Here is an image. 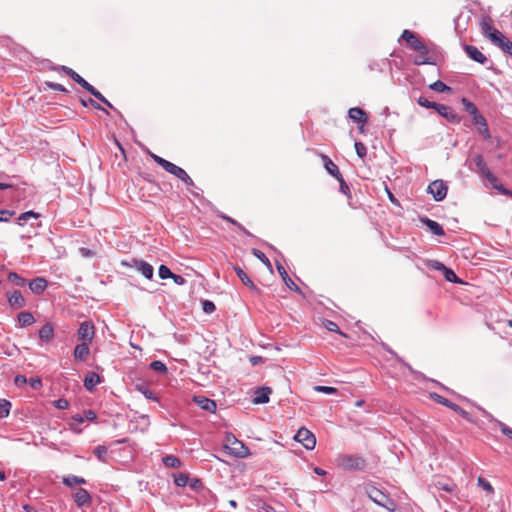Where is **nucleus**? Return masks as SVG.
Returning a JSON list of instances; mask_svg holds the SVG:
<instances>
[{
	"label": "nucleus",
	"mask_w": 512,
	"mask_h": 512,
	"mask_svg": "<svg viewBox=\"0 0 512 512\" xmlns=\"http://www.w3.org/2000/svg\"><path fill=\"white\" fill-rule=\"evenodd\" d=\"M11 403L6 399H0L1 417H7L10 413Z\"/></svg>",
	"instance_id": "42"
},
{
	"label": "nucleus",
	"mask_w": 512,
	"mask_h": 512,
	"mask_svg": "<svg viewBox=\"0 0 512 512\" xmlns=\"http://www.w3.org/2000/svg\"><path fill=\"white\" fill-rule=\"evenodd\" d=\"M46 287L47 281L42 277H37L29 282L30 290L37 295L42 294Z\"/></svg>",
	"instance_id": "23"
},
{
	"label": "nucleus",
	"mask_w": 512,
	"mask_h": 512,
	"mask_svg": "<svg viewBox=\"0 0 512 512\" xmlns=\"http://www.w3.org/2000/svg\"><path fill=\"white\" fill-rule=\"evenodd\" d=\"M294 439L301 443L306 449L312 450L316 446V437L308 429L300 428L294 436Z\"/></svg>",
	"instance_id": "7"
},
{
	"label": "nucleus",
	"mask_w": 512,
	"mask_h": 512,
	"mask_svg": "<svg viewBox=\"0 0 512 512\" xmlns=\"http://www.w3.org/2000/svg\"><path fill=\"white\" fill-rule=\"evenodd\" d=\"M418 104L422 107H425V108H433L436 110V107L438 105V103H435V102H432V101H429L427 98L425 97H419L418 100H417Z\"/></svg>",
	"instance_id": "44"
},
{
	"label": "nucleus",
	"mask_w": 512,
	"mask_h": 512,
	"mask_svg": "<svg viewBox=\"0 0 512 512\" xmlns=\"http://www.w3.org/2000/svg\"><path fill=\"white\" fill-rule=\"evenodd\" d=\"M46 84L48 87H50L51 89H53L55 91L67 92L66 88L64 86H62L61 84L52 83V82H47Z\"/></svg>",
	"instance_id": "61"
},
{
	"label": "nucleus",
	"mask_w": 512,
	"mask_h": 512,
	"mask_svg": "<svg viewBox=\"0 0 512 512\" xmlns=\"http://www.w3.org/2000/svg\"><path fill=\"white\" fill-rule=\"evenodd\" d=\"M81 103L83 106H88V105H91L93 108L95 109H98V110H102L104 111L106 114H108V111L106 109H104L103 107H101L100 104H98L96 101H94L93 99H89V100H81Z\"/></svg>",
	"instance_id": "54"
},
{
	"label": "nucleus",
	"mask_w": 512,
	"mask_h": 512,
	"mask_svg": "<svg viewBox=\"0 0 512 512\" xmlns=\"http://www.w3.org/2000/svg\"><path fill=\"white\" fill-rule=\"evenodd\" d=\"M401 39L414 51L424 49L425 42L416 33L405 29L401 34Z\"/></svg>",
	"instance_id": "9"
},
{
	"label": "nucleus",
	"mask_w": 512,
	"mask_h": 512,
	"mask_svg": "<svg viewBox=\"0 0 512 512\" xmlns=\"http://www.w3.org/2000/svg\"><path fill=\"white\" fill-rule=\"evenodd\" d=\"M444 274V277L446 279V281L448 282H451V283H458V284H461L463 283L462 280H460L457 275L454 273V271L450 268H446L443 272Z\"/></svg>",
	"instance_id": "40"
},
{
	"label": "nucleus",
	"mask_w": 512,
	"mask_h": 512,
	"mask_svg": "<svg viewBox=\"0 0 512 512\" xmlns=\"http://www.w3.org/2000/svg\"><path fill=\"white\" fill-rule=\"evenodd\" d=\"M174 482L179 487H184L188 483V476L186 474L180 473L174 478Z\"/></svg>",
	"instance_id": "49"
},
{
	"label": "nucleus",
	"mask_w": 512,
	"mask_h": 512,
	"mask_svg": "<svg viewBox=\"0 0 512 512\" xmlns=\"http://www.w3.org/2000/svg\"><path fill=\"white\" fill-rule=\"evenodd\" d=\"M14 383L15 385L17 386H22V385H25L27 383V379L25 376L23 375H17L14 379Z\"/></svg>",
	"instance_id": "62"
},
{
	"label": "nucleus",
	"mask_w": 512,
	"mask_h": 512,
	"mask_svg": "<svg viewBox=\"0 0 512 512\" xmlns=\"http://www.w3.org/2000/svg\"><path fill=\"white\" fill-rule=\"evenodd\" d=\"M173 275V273L171 272V270L165 266V265H161L159 267V277L161 279H168V278H171Z\"/></svg>",
	"instance_id": "51"
},
{
	"label": "nucleus",
	"mask_w": 512,
	"mask_h": 512,
	"mask_svg": "<svg viewBox=\"0 0 512 512\" xmlns=\"http://www.w3.org/2000/svg\"><path fill=\"white\" fill-rule=\"evenodd\" d=\"M193 401L205 411L210 413H214L216 411L217 405L216 402L212 399L206 398L204 396H194Z\"/></svg>",
	"instance_id": "15"
},
{
	"label": "nucleus",
	"mask_w": 512,
	"mask_h": 512,
	"mask_svg": "<svg viewBox=\"0 0 512 512\" xmlns=\"http://www.w3.org/2000/svg\"><path fill=\"white\" fill-rule=\"evenodd\" d=\"M499 47L504 52H506L512 56V42L508 38H505L504 40H502V43L499 45Z\"/></svg>",
	"instance_id": "53"
},
{
	"label": "nucleus",
	"mask_w": 512,
	"mask_h": 512,
	"mask_svg": "<svg viewBox=\"0 0 512 512\" xmlns=\"http://www.w3.org/2000/svg\"><path fill=\"white\" fill-rule=\"evenodd\" d=\"M39 338L42 341L49 342L54 338V327L51 323H46L39 330Z\"/></svg>",
	"instance_id": "25"
},
{
	"label": "nucleus",
	"mask_w": 512,
	"mask_h": 512,
	"mask_svg": "<svg viewBox=\"0 0 512 512\" xmlns=\"http://www.w3.org/2000/svg\"><path fill=\"white\" fill-rule=\"evenodd\" d=\"M477 482L479 486H481L484 490H486L488 493H493L494 488L493 486L483 477H478Z\"/></svg>",
	"instance_id": "50"
},
{
	"label": "nucleus",
	"mask_w": 512,
	"mask_h": 512,
	"mask_svg": "<svg viewBox=\"0 0 512 512\" xmlns=\"http://www.w3.org/2000/svg\"><path fill=\"white\" fill-rule=\"evenodd\" d=\"M234 271L245 286L249 287L255 293L261 294V290L254 285L248 275L239 266H234Z\"/></svg>",
	"instance_id": "20"
},
{
	"label": "nucleus",
	"mask_w": 512,
	"mask_h": 512,
	"mask_svg": "<svg viewBox=\"0 0 512 512\" xmlns=\"http://www.w3.org/2000/svg\"><path fill=\"white\" fill-rule=\"evenodd\" d=\"M480 26L481 31L485 36L490 34L495 29L493 25V20L489 16H485L482 18Z\"/></svg>",
	"instance_id": "33"
},
{
	"label": "nucleus",
	"mask_w": 512,
	"mask_h": 512,
	"mask_svg": "<svg viewBox=\"0 0 512 512\" xmlns=\"http://www.w3.org/2000/svg\"><path fill=\"white\" fill-rule=\"evenodd\" d=\"M436 111L443 117H445L448 120L454 121L456 120V115L454 114L453 110L446 105L438 104L436 107Z\"/></svg>",
	"instance_id": "32"
},
{
	"label": "nucleus",
	"mask_w": 512,
	"mask_h": 512,
	"mask_svg": "<svg viewBox=\"0 0 512 512\" xmlns=\"http://www.w3.org/2000/svg\"><path fill=\"white\" fill-rule=\"evenodd\" d=\"M171 279L174 281L175 284L177 285H183L185 283V279L184 277H182L181 275H177V274H174L172 275Z\"/></svg>",
	"instance_id": "63"
},
{
	"label": "nucleus",
	"mask_w": 512,
	"mask_h": 512,
	"mask_svg": "<svg viewBox=\"0 0 512 512\" xmlns=\"http://www.w3.org/2000/svg\"><path fill=\"white\" fill-rule=\"evenodd\" d=\"M418 55L415 56L413 63L415 65H424V64H435V60L431 56L432 49L428 44H424V49L417 50Z\"/></svg>",
	"instance_id": "11"
},
{
	"label": "nucleus",
	"mask_w": 512,
	"mask_h": 512,
	"mask_svg": "<svg viewBox=\"0 0 512 512\" xmlns=\"http://www.w3.org/2000/svg\"><path fill=\"white\" fill-rule=\"evenodd\" d=\"M224 449L227 450L228 454L237 458H245L250 454L248 447H246L244 443L238 440L233 434L226 435Z\"/></svg>",
	"instance_id": "2"
},
{
	"label": "nucleus",
	"mask_w": 512,
	"mask_h": 512,
	"mask_svg": "<svg viewBox=\"0 0 512 512\" xmlns=\"http://www.w3.org/2000/svg\"><path fill=\"white\" fill-rule=\"evenodd\" d=\"M134 266L137 268L138 271L142 273V275L147 278L151 279L153 276L154 269L152 265L145 261H138L134 260Z\"/></svg>",
	"instance_id": "24"
},
{
	"label": "nucleus",
	"mask_w": 512,
	"mask_h": 512,
	"mask_svg": "<svg viewBox=\"0 0 512 512\" xmlns=\"http://www.w3.org/2000/svg\"><path fill=\"white\" fill-rule=\"evenodd\" d=\"M337 180L339 181L340 184V191L343 194L348 195L350 193V189L345 180L343 179V176H340V178H337Z\"/></svg>",
	"instance_id": "57"
},
{
	"label": "nucleus",
	"mask_w": 512,
	"mask_h": 512,
	"mask_svg": "<svg viewBox=\"0 0 512 512\" xmlns=\"http://www.w3.org/2000/svg\"><path fill=\"white\" fill-rule=\"evenodd\" d=\"M354 147L358 157L364 158L366 156L367 148L362 142H355Z\"/></svg>",
	"instance_id": "47"
},
{
	"label": "nucleus",
	"mask_w": 512,
	"mask_h": 512,
	"mask_svg": "<svg viewBox=\"0 0 512 512\" xmlns=\"http://www.w3.org/2000/svg\"><path fill=\"white\" fill-rule=\"evenodd\" d=\"M338 465L345 470H362L366 466V461L358 455H341L338 458Z\"/></svg>",
	"instance_id": "4"
},
{
	"label": "nucleus",
	"mask_w": 512,
	"mask_h": 512,
	"mask_svg": "<svg viewBox=\"0 0 512 512\" xmlns=\"http://www.w3.org/2000/svg\"><path fill=\"white\" fill-rule=\"evenodd\" d=\"M462 104L465 107L466 111L470 115H472L474 124L479 125V126H485L486 138H489L490 134H489L488 127H487V122H486L485 118L479 113L476 105L466 98H462Z\"/></svg>",
	"instance_id": "6"
},
{
	"label": "nucleus",
	"mask_w": 512,
	"mask_h": 512,
	"mask_svg": "<svg viewBox=\"0 0 512 512\" xmlns=\"http://www.w3.org/2000/svg\"><path fill=\"white\" fill-rule=\"evenodd\" d=\"M93 96H95L98 100H100L102 103L107 105L109 108L114 109L113 105L98 91L93 87L92 91H88Z\"/></svg>",
	"instance_id": "43"
},
{
	"label": "nucleus",
	"mask_w": 512,
	"mask_h": 512,
	"mask_svg": "<svg viewBox=\"0 0 512 512\" xmlns=\"http://www.w3.org/2000/svg\"><path fill=\"white\" fill-rule=\"evenodd\" d=\"M430 398L435 401L438 404H441L443 406H446L453 410L454 412L458 413L462 418L469 422H473L472 416L469 412L462 409L459 405L451 402L449 399L437 394V393H431Z\"/></svg>",
	"instance_id": "5"
},
{
	"label": "nucleus",
	"mask_w": 512,
	"mask_h": 512,
	"mask_svg": "<svg viewBox=\"0 0 512 512\" xmlns=\"http://www.w3.org/2000/svg\"><path fill=\"white\" fill-rule=\"evenodd\" d=\"M277 271L284 281L285 285L292 291L301 292V289L295 284V282L289 277L286 269L281 263L276 264Z\"/></svg>",
	"instance_id": "16"
},
{
	"label": "nucleus",
	"mask_w": 512,
	"mask_h": 512,
	"mask_svg": "<svg viewBox=\"0 0 512 512\" xmlns=\"http://www.w3.org/2000/svg\"><path fill=\"white\" fill-rule=\"evenodd\" d=\"M95 336V326L91 321H84L77 330V338L80 342L92 343Z\"/></svg>",
	"instance_id": "8"
},
{
	"label": "nucleus",
	"mask_w": 512,
	"mask_h": 512,
	"mask_svg": "<svg viewBox=\"0 0 512 512\" xmlns=\"http://www.w3.org/2000/svg\"><path fill=\"white\" fill-rule=\"evenodd\" d=\"M464 50L472 60L480 64H484L487 61L486 56L476 46L466 45Z\"/></svg>",
	"instance_id": "18"
},
{
	"label": "nucleus",
	"mask_w": 512,
	"mask_h": 512,
	"mask_svg": "<svg viewBox=\"0 0 512 512\" xmlns=\"http://www.w3.org/2000/svg\"><path fill=\"white\" fill-rule=\"evenodd\" d=\"M151 369L157 372L166 373L167 367L166 365L161 361H153L150 363Z\"/></svg>",
	"instance_id": "46"
},
{
	"label": "nucleus",
	"mask_w": 512,
	"mask_h": 512,
	"mask_svg": "<svg viewBox=\"0 0 512 512\" xmlns=\"http://www.w3.org/2000/svg\"><path fill=\"white\" fill-rule=\"evenodd\" d=\"M14 211H10V210H0V222L4 221V222H7L9 221L13 215H14Z\"/></svg>",
	"instance_id": "55"
},
{
	"label": "nucleus",
	"mask_w": 512,
	"mask_h": 512,
	"mask_svg": "<svg viewBox=\"0 0 512 512\" xmlns=\"http://www.w3.org/2000/svg\"><path fill=\"white\" fill-rule=\"evenodd\" d=\"M366 493L368 497L377 505L386 508L391 512H395L396 503L387 496L383 491L378 489L375 486H369L366 488Z\"/></svg>",
	"instance_id": "3"
},
{
	"label": "nucleus",
	"mask_w": 512,
	"mask_h": 512,
	"mask_svg": "<svg viewBox=\"0 0 512 512\" xmlns=\"http://www.w3.org/2000/svg\"><path fill=\"white\" fill-rule=\"evenodd\" d=\"M98 383H100V376L95 372H89L84 378V387L88 391H92Z\"/></svg>",
	"instance_id": "26"
},
{
	"label": "nucleus",
	"mask_w": 512,
	"mask_h": 512,
	"mask_svg": "<svg viewBox=\"0 0 512 512\" xmlns=\"http://www.w3.org/2000/svg\"><path fill=\"white\" fill-rule=\"evenodd\" d=\"M489 38L495 45L499 46L506 37L498 30L494 29L490 34L486 36Z\"/></svg>",
	"instance_id": "37"
},
{
	"label": "nucleus",
	"mask_w": 512,
	"mask_h": 512,
	"mask_svg": "<svg viewBox=\"0 0 512 512\" xmlns=\"http://www.w3.org/2000/svg\"><path fill=\"white\" fill-rule=\"evenodd\" d=\"M252 254L258 258L263 264H265L270 270H272V265L270 260L267 258V256L260 251L259 249L253 248Z\"/></svg>",
	"instance_id": "38"
},
{
	"label": "nucleus",
	"mask_w": 512,
	"mask_h": 512,
	"mask_svg": "<svg viewBox=\"0 0 512 512\" xmlns=\"http://www.w3.org/2000/svg\"><path fill=\"white\" fill-rule=\"evenodd\" d=\"M62 70L69 76L73 81H75L77 84H79L83 89L87 91H92L93 86L89 84L82 76H80L77 72H75L73 69L62 66Z\"/></svg>",
	"instance_id": "13"
},
{
	"label": "nucleus",
	"mask_w": 512,
	"mask_h": 512,
	"mask_svg": "<svg viewBox=\"0 0 512 512\" xmlns=\"http://www.w3.org/2000/svg\"><path fill=\"white\" fill-rule=\"evenodd\" d=\"M30 217L38 218L39 215L33 211L24 212L19 216L18 221H27Z\"/></svg>",
	"instance_id": "58"
},
{
	"label": "nucleus",
	"mask_w": 512,
	"mask_h": 512,
	"mask_svg": "<svg viewBox=\"0 0 512 512\" xmlns=\"http://www.w3.org/2000/svg\"><path fill=\"white\" fill-rule=\"evenodd\" d=\"M472 161L476 167V171L481 175L484 176L486 173H488L490 170L488 169L482 155L477 154L472 158Z\"/></svg>",
	"instance_id": "27"
},
{
	"label": "nucleus",
	"mask_w": 512,
	"mask_h": 512,
	"mask_svg": "<svg viewBox=\"0 0 512 512\" xmlns=\"http://www.w3.org/2000/svg\"><path fill=\"white\" fill-rule=\"evenodd\" d=\"M322 325L324 328H326L328 331L330 332H335V333H338L339 335H341L342 337L344 338H348V335L342 331L339 330L338 328V325L331 321V320H328V319H324L322 321Z\"/></svg>",
	"instance_id": "34"
},
{
	"label": "nucleus",
	"mask_w": 512,
	"mask_h": 512,
	"mask_svg": "<svg viewBox=\"0 0 512 512\" xmlns=\"http://www.w3.org/2000/svg\"><path fill=\"white\" fill-rule=\"evenodd\" d=\"M94 453L100 461H106L107 448L105 446L96 447Z\"/></svg>",
	"instance_id": "48"
},
{
	"label": "nucleus",
	"mask_w": 512,
	"mask_h": 512,
	"mask_svg": "<svg viewBox=\"0 0 512 512\" xmlns=\"http://www.w3.org/2000/svg\"><path fill=\"white\" fill-rule=\"evenodd\" d=\"M316 392L325 393V394H335L337 393V389L330 386H321L317 385L313 388Z\"/></svg>",
	"instance_id": "45"
},
{
	"label": "nucleus",
	"mask_w": 512,
	"mask_h": 512,
	"mask_svg": "<svg viewBox=\"0 0 512 512\" xmlns=\"http://www.w3.org/2000/svg\"><path fill=\"white\" fill-rule=\"evenodd\" d=\"M447 186L442 180H435L428 185L427 191L436 201L443 200L447 195Z\"/></svg>",
	"instance_id": "10"
},
{
	"label": "nucleus",
	"mask_w": 512,
	"mask_h": 512,
	"mask_svg": "<svg viewBox=\"0 0 512 512\" xmlns=\"http://www.w3.org/2000/svg\"><path fill=\"white\" fill-rule=\"evenodd\" d=\"M321 159L323 161L324 167L326 171L333 177L340 178L342 174L340 173L338 166L327 156L322 154Z\"/></svg>",
	"instance_id": "21"
},
{
	"label": "nucleus",
	"mask_w": 512,
	"mask_h": 512,
	"mask_svg": "<svg viewBox=\"0 0 512 512\" xmlns=\"http://www.w3.org/2000/svg\"><path fill=\"white\" fill-rule=\"evenodd\" d=\"M89 344L87 342H81L80 344H77L73 351V357L75 361H86L90 354V348Z\"/></svg>",
	"instance_id": "14"
},
{
	"label": "nucleus",
	"mask_w": 512,
	"mask_h": 512,
	"mask_svg": "<svg viewBox=\"0 0 512 512\" xmlns=\"http://www.w3.org/2000/svg\"><path fill=\"white\" fill-rule=\"evenodd\" d=\"M501 431L504 435H506L507 437H509L510 439H512V429L509 428L508 426L506 425H502L501 427Z\"/></svg>",
	"instance_id": "64"
},
{
	"label": "nucleus",
	"mask_w": 512,
	"mask_h": 512,
	"mask_svg": "<svg viewBox=\"0 0 512 512\" xmlns=\"http://www.w3.org/2000/svg\"><path fill=\"white\" fill-rule=\"evenodd\" d=\"M63 483L66 486L72 487L75 484H84L86 483L84 478L78 477V476H67L63 478Z\"/></svg>",
	"instance_id": "39"
},
{
	"label": "nucleus",
	"mask_w": 512,
	"mask_h": 512,
	"mask_svg": "<svg viewBox=\"0 0 512 512\" xmlns=\"http://www.w3.org/2000/svg\"><path fill=\"white\" fill-rule=\"evenodd\" d=\"M483 177H485L493 186V188L501 191L503 194L505 195H510L512 196V192L506 190L503 185L499 184L498 183V179L491 173V171H489L488 173H486Z\"/></svg>",
	"instance_id": "30"
},
{
	"label": "nucleus",
	"mask_w": 512,
	"mask_h": 512,
	"mask_svg": "<svg viewBox=\"0 0 512 512\" xmlns=\"http://www.w3.org/2000/svg\"><path fill=\"white\" fill-rule=\"evenodd\" d=\"M75 503L79 507H83L91 503V496L88 491L84 488H79L73 495Z\"/></svg>",
	"instance_id": "19"
},
{
	"label": "nucleus",
	"mask_w": 512,
	"mask_h": 512,
	"mask_svg": "<svg viewBox=\"0 0 512 512\" xmlns=\"http://www.w3.org/2000/svg\"><path fill=\"white\" fill-rule=\"evenodd\" d=\"M455 487H456L455 484H453L451 482L443 481V480H436L432 483V488L435 491L452 492V491H454Z\"/></svg>",
	"instance_id": "28"
},
{
	"label": "nucleus",
	"mask_w": 512,
	"mask_h": 512,
	"mask_svg": "<svg viewBox=\"0 0 512 512\" xmlns=\"http://www.w3.org/2000/svg\"><path fill=\"white\" fill-rule=\"evenodd\" d=\"M203 311L207 314H211L215 311L216 306L212 301L204 300L202 302Z\"/></svg>",
	"instance_id": "52"
},
{
	"label": "nucleus",
	"mask_w": 512,
	"mask_h": 512,
	"mask_svg": "<svg viewBox=\"0 0 512 512\" xmlns=\"http://www.w3.org/2000/svg\"><path fill=\"white\" fill-rule=\"evenodd\" d=\"M150 156L154 160V162L157 163L159 166H161L167 173L180 179L187 186H194V181L192 180V178L187 174V172L184 169H182L181 167L175 165L174 163L158 156L155 153H150Z\"/></svg>",
	"instance_id": "1"
},
{
	"label": "nucleus",
	"mask_w": 512,
	"mask_h": 512,
	"mask_svg": "<svg viewBox=\"0 0 512 512\" xmlns=\"http://www.w3.org/2000/svg\"><path fill=\"white\" fill-rule=\"evenodd\" d=\"M429 88L431 90L439 92V93H444V92L449 93L452 90L451 87L447 86L445 83H443L440 80H437V81L433 82L432 84H430Z\"/></svg>",
	"instance_id": "35"
},
{
	"label": "nucleus",
	"mask_w": 512,
	"mask_h": 512,
	"mask_svg": "<svg viewBox=\"0 0 512 512\" xmlns=\"http://www.w3.org/2000/svg\"><path fill=\"white\" fill-rule=\"evenodd\" d=\"M8 280L20 287L24 286L26 283L25 279L19 276L16 272H10L8 274Z\"/></svg>",
	"instance_id": "41"
},
{
	"label": "nucleus",
	"mask_w": 512,
	"mask_h": 512,
	"mask_svg": "<svg viewBox=\"0 0 512 512\" xmlns=\"http://www.w3.org/2000/svg\"><path fill=\"white\" fill-rule=\"evenodd\" d=\"M348 115H349L350 119H352L354 122H356L360 125L359 126L360 131H363V127L368 121L366 112L359 107H352L349 109Z\"/></svg>",
	"instance_id": "12"
},
{
	"label": "nucleus",
	"mask_w": 512,
	"mask_h": 512,
	"mask_svg": "<svg viewBox=\"0 0 512 512\" xmlns=\"http://www.w3.org/2000/svg\"><path fill=\"white\" fill-rule=\"evenodd\" d=\"M222 218H223L225 221H227V222H229V223H231V224H233V225L237 226V227H238V229H240L241 231L246 232L245 228H244L240 223H238L235 219H233V218H231V217H229V216H226V215H223V216H222Z\"/></svg>",
	"instance_id": "59"
},
{
	"label": "nucleus",
	"mask_w": 512,
	"mask_h": 512,
	"mask_svg": "<svg viewBox=\"0 0 512 512\" xmlns=\"http://www.w3.org/2000/svg\"><path fill=\"white\" fill-rule=\"evenodd\" d=\"M8 303L13 309H20L25 307L26 300L19 290H15L8 295Z\"/></svg>",
	"instance_id": "17"
},
{
	"label": "nucleus",
	"mask_w": 512,
	"mask_h": 512,
	"mask_svg": "<svg viewBox=\"0 0 512 512\" xmlns=\"http://www.w3.org/2000/svg\"><path fill=\"white\" fill-rule=\"evenodd\" d=\"M54 406L58 409H67L69 407V402L64 399V398H60L58 400H55L53 402Z\"/></svg>",
	"instance_id": "56"
},
{
	"label": "nucleus",
	"mask_w": 512,
	"mask_h": 512,
	"mask_svg": "<svg viewBox=\"0 0 512 512\" xmlns=\"http://www.w3.org/2000/svg\"><path fill=\"white\" fill-rule=\"evenodd\" d=\"M272 393V389L269 387L259 388L255 391V397L253 402L255 404H264L269 401V396Z\"/></svg>",
	"instance_id": "22"
},
{
	"label": "nucleus",
	"mask_w": 512,
	"mask_h": 512,
	"mask_svg": "<svg viewBox=\"0 0 512 512\" xmlns=\"http://www.w3.org/2000/svg\"><path fill=\"white\" fill-rule=\"evenodd\" d=\"M429 230L437 236H443L445 234L443 227L436 221L426 218L423 220Z\"/></svg>",
	"instance_id": "29"
},
{
	"label": "nucleus",
	"mask_w": 512,
	"mask_h": 512,
	"mask_svg": "<svg viewBox=\"0 0 512 512\" xmlns=\"http://www.w3.org/2000/svg\"><path fill=\"white\" fill-rule=\"evenodd\" d=\"M35 322V318L30 312H21L18 314V323L21 327H28Z\"/></svg>",
	"instance_id": "31"
},
{
	"label": "nucleus",
	"mask_w": 512,
	"mask_h": 512,
	"mask_svg": "<svg viewBox=\"0 0 512 512\" xmlns=\"http://www.w3.org/2000/svg\"><path fill=\"white\" fill-rule=\"evenodd\" d=\"M29 384L35 390L40 389L42 387V381L40 378H31L29 380Z\"/></svg>",
	"instance_id": "60"
},
{
	"label": "nucleus",
	"mask_w": 512,
	"mask_h": 512,
	"mask_svg": "<svg viewBox=\"0 0 512 512\" xmlns=\"http://www.w3.org/2000/svg\"><path fill=\"white\" fill-rule=\"evenodd\" d=\"M163 463L170 468H179L181 466L180 459L173 455L165 456L163 458Z\"/></svg>",
	"instance_id": "36"
}]
</instances>
